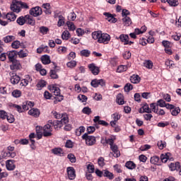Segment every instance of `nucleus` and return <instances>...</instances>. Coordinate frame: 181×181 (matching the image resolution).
I'll return each mask as SVG.
<instances>
[{"label": "nucleus", "instance_id": "nucleus-1", "mask_svg": "<svg viewBox=\"0 0 181 181\" xmlns=\"http://www.w3.org/2000/svg\"><path fill=\"white\" fill-rule=\"evenodd\" d=\"M82 139L86 141V144L88 146H93V145H95V142H97L95 136H89L88 134H87V133H85L82 136Z\"/></svg>", "mask_w": 181, "mask_h": 181}, {"label": "nucleus", "instance_id": "nucleus-2", "mask_svg": "<svg viewBox=\"0 0 181 181\" xmlns=\"http://www.w3.org/2000/svg\"><path fill=\"white\" fill-rule=\"evenodd\" d=\"M69 124V116H64L60 121L54 120L53 121V127L55 129L61 128L62 125H67Z\"/></svg>", "mask_w": 181, "mask_h": 181}, {"label": "nucleus", "instance_id": "nucleus-3", "mask_svg": "<svg viewBox=\"0 0 181 181\" xmlns=\"http://www.w3.org/2000/svg\"><path fill=\"white\" fill-rule=\"evenodd\" d=\"M17 23H35V20L33 19V16L30 15H26L24 17L20 16L17 18Z\"/></svg>", "mask_w": 181, "mask_h": 181}, {"label": "nucleus", "instance_id": "nucleus-4", "mask_svg": "<svg viewBox=\"0 0 181 181\" xmlns=\"http://www.w3.org/2000/svg\"><path fill=\"white\" fill-rule=\"evenodd\" d=\"M51 90L52 91V93H54V95H56V101H58L59 103H60V101H63L64 96H63V95L60 94V88H59L58 87L56 86H53L51 88Z\"/></svg>", "mask_w": 181, "mask_h": 181}, {"label": "nucleus", "instance_id": "nucleus-5", "mask_svg": "<svg viewBox=\"0 0 181 181\" xmlns=\"http://www.w3.org/2000/svg\"><path fill=\"white\" fill-rule=\"evenodd\" d=\"M111 40V36L107 33H102L99 40L98 43H103L104 45H108V42Z\"/></svg>", "mask_w": 181, "mask_h": 181}, {"label": "nucleus", "instance_id": "nucleus-6", "mask_svg": "<svg viewBox=\"0 0 181 181\" xmlns=\"http://www.w3.org/2000/svg\"><path fill=\"white\" fill-rule=\"evenodd\" d=\"M10 62L11 63V64L10 65L11 70L18 71V70H21L22 69V65L21 64V62H19V60L16 59Z\"/></svg>", "mask_w": 181, "mask_h": 181}, {"label": "nucleus", "instance_id": "nucleus-7", "mask_svg": "<svg viewBox=\"0 0 181 181\" xmlns=\"http://www.w3.org/2000/svg\"><path fill=\"white\" fill-rule=\"evenodd\" d=\"M90 85L94 88H97L98 86H101V87H104L105 86V81L104 79H93L90 82Z\"/></svg>", "mask_w": 181, "mask_h": 181}, {"label": "nucleus", "instance_id": "nucleus-8", "mask_svg": "<svg viewBox=\"0 0 181 181\" xmlns=\"http://www.w3.org/2000/svg\"><path fill=\"white\" fill-rule=\"evenodd\" d=\"M131 13L127 9H123L122 11V15L123 16L122 22L124 23H129L132 22L131 18L128 16V15H130Z\"/></svg>", "mask_w": 181, "mask_h": 181}, {"label": "nucleus", "instance_id": "nucleus-9", "mask_svg": "<svg viewBox=\"0 0 181 181\" xmlns=\"http://www.w3.org/2000/svg\"><path fill=\"white\" fill-rule=\"evenodd\" d=\"M42 13H43V11H42V8L39 6H36L30 10V14L32 15V16H40Z\"/></svg>", "mask_w": 181, "mask_h": 181}, {"label": "nucleus", "instance_id": "nucleus-10", "mask_svg": "<svg viewBox=\"0 0 181 181\" xmlns=\"http://www.w3.org/2000/svg\"><path fill=\"white\" fill-rule=\"evenodd\" d=\"M6 55L8 56L9 62H13L15 60H17L16 58L18 57V51H8L7 52Z\"/></svg>", "mask_w": 181, "mask_h": 181}, {"label": "nucleus", "instance_id": "nucleus-11", "mask_svg": "<svg viewBox=\"0 0 181 181\" xmlns=\"http://www.w3.org/2000/svg\"><path fill=\"white\" fill-rule=\"evenodd\" d=\"M43 136L45 137L52 136V126L46 124L42 127Z\"/></svg>", "mask_w": 181, "mask_h": 181}, {"label": "nucleus", "instance_id": "nucleus-12", "mask_svg": "<svg viewBox=\"0 0 181 181\" xmlns=\"http://www.w3.org/2000/svg\"><path fill=\"white\" fill-rule=\"evenodd\" d=\"M10 8L13 12H16V13H19V12H21L19 1L16 0L13 1Z\"/></svg>", "mask_w": 181, "mask_h": 181}, {"label": "nucleus", "instance_id": "nucleus-13", "mask_svg": "<svg viewBox=\"0 0 181 181\" xmlns=\"http://www.w3.org/2000/svg\"><path fill=\"white\" fill-rule=\"evenodd\" d=\"M68 177L70 180H74L76 179V170L73 167L67 168Z\"/></svg>", "mask_w": 181, "mask_h": 181}, {"label": "nucleus", "instance_id": "nucleus-14", "mask_svg": "<svg viewBox=\"0 0 181 181\" xmlns=\"http://www.w3.org/2000/svg\"><path fill=\"white\" fill-rule=\"evenodd\" d=\"M76 18H77V15H76V13H74V11H68L67 13L68 21L66 22V23H71V22H74Z\"/></svg>", "mask_w": 181, "mask_h": 181}, {"label": "nucleus", "instance_id": "nucleus-15", "mask_svg": "<svg viewBox=\"0 0 181 181\" xmlns=\"http://www.w3.org/2000/svg\"><path fill=\"white\" fill-rule=\"evenodd\" d=\"M88 67H89V70L91 71V73L94 76H97L100 73V68L96 66L95 64H90L88 65Z\"/></svg>", "mask_w": 181, "mask_h": 181}, {"label": "nucleus", "instance_id": "nucleus-16", "mask_svg": "<svg viewBox=\"0 0 181 181\" xmlns=\"http://www.w3.org/2000/svg\"><path fill=\"white\" fill-rule=\"evenodd\" d=\"M111 151L113 152V156L115 158H119L121 153H119V150H118V146L116 144L110 146Z\"/></svg>", "mask_w": 181, "mask_h": 181}, {"label": "nucleus", "instance_id": "nucleus-17", "mask_svg": "<svg viewBox=\"0 0 181 181\" xmlns=\"http://www.w3.org/2000/svg\"><path fill=\"white\" fill-rule=\"evenodd\" d=\"M54 19L58 18L57 23H66V18L60 13H54Z\"/></svg>", "mask_w": 181, "mask_h": 181}, {"label": "nucleus", "instance_id": "nucleus-18", "mask_svg": "<svg viewBox=\"0 0 181 181\" xmlns=\"http://www.w3.org/2000/svg\"><path fill=\"white\" fill-rule=\"evenodd\" d=\"M14 162H15V160H8L6 162V169L8 170H13L15 169Z\"/></svg>", "mask_w": 181, "mask_h": 181}, {"label": "nucleus", "instance_id": "nucleus-19", "mask_svg": "<svg viewBox=\"0 0 181 181\" xmlns=\"http://www.w3.org/2000/svg\"><path fill=\"white\" fill-rule=\"evenodd\" d=\"M6 19H7L8 22H14L16 20V15L13 12L8 13L6 15Z\"/></svg>", "mask_w": 181, "mask_h": 181}, {"label": "nucleus", "instance_id": "nucleus-20", "mask_svg": "<svg viewBox=\"0 0 181 181\" xmlns=\"http://www.w3.org/2000/svg\"><path fill=\"white\" fill-rule=\"evenodd\" d=\"M169 168L170 170H172V172H173L174 170H179V169H180V163L179 162L171 163L169 165Z\"/></svg>", "mask_w": 181, "mask_h": 181}, {"label": "nucleus", "instance_id": "nucleus-21", "mask_svg": "<svg viewBox=\"0 0 181 181\" xmlns=\"http://www.w3.org/2000/svg\"><path fill=\"white\" fill-rule=\"evenodd\" d=\"M105 16L108 22H112V23H115L117 22V18L110 13H104Z\"/></svg>", "mask_w": 181, "mask_h": 181}, {"label": "nucleus", "instance_id": "nucleus-22", "mask_svg": "<svg viewBox=\"0 0 181 181\" xmlns=\"http://www.w3.org/2000/svg\"><path fill=\"white\" fill-rule=\"evenodd\" d=\"M28 114L29 115L35 117V118H37V117L40 115V112L39 111V109L33 108L28 111Z\"/></svg>", "mask_w": 181, "mask_h": 181}, {"label": "nucleus", "instance_id": "nucleus-23", "mask_svg": "<svg viewBox=\"0 0 181 181\" xmlns=\"http://www.w3.org/2000/svg\"><path fill=\"white\" fill-rule=\"evenodd\" d=\"M130 81L133 84H138L141 81V77H139L138 75L134 74L130 77Z\"/></svg>", "mask_w": 181, "mask_h": 181}, {"label": "nucleus", "instance_id": "nucleus-24", "mask_svg": "<svg viewBox=\"0 0 181 181\" xmlns=\"http://www.w3.org/2000/svg\"><path fill=\"white\" fill-rule=\"evenodd\" d=\"M28 54H29V52H28V50L21 49L19 52H17V55L20 59L28 57Z\"/></svg>", "mask_w": 181, "mask_h": 181}, {"label": "nucleus", "instance_id": "nucleus-25", "mask_svg": "<svg viewBox=\"0 0 181 181\" xmlns=\"http://www.w3.org/2000/svg\"><path fill=\"white\" fill-rule=\"evenodd\" d=\"M10 81L12 84H18L21 81V77L18 75H13L11 77Z\"/></svg>", "mask_w": 181, "mask_h": 181}, {"label": "nucleus", "instance_id": "nucleus-26", "mask_svg": "<svg viewBox=\"0 0 181 181\" xmlns=\"http://www.w3.org/2000/svg\"><path fill=\"white\" fill-rule=\"evenodd\" d=\"M116 101L119 105H124V95L122 94L119 93L117 96Z\"/></svg>", "mask_w": 181, "mask_h": 181}, {"label": "nucleus", "instance_id": "nucleus-27", "mask_svg": "<svg viewBox=\"0 0 181 181\" xmlns=\"http://www.w3.org/2000/svg\"><path fill=\"white\" fill-rule=\"evenodd\" d=\"M169 156H170V153H167L165 155H160V160L163 163H166L169 160Z\"/></svg>", "mask_w": 181, "mask_h": 181}, {"label": "nucleus", "instance_id": "nucleus-28", "mask_svg": "<svg viewBox=\"0 0 181 181\" xmlns=\"http://www.w3.org/2000/svg\"><path fill=\"white\" fill-rule=\"evenodd\" d=\"M101 35H103V33L101 31H95L92 33V37L94 39V40H99L100 37H101Z\"/></svg>", "mask_w": 181, "mask_h": 181}, {"label": "nucleus", "instance_id": "nucleus-29", "mask_svg": "<svg viewBox=\"0 0 181 181\" xmlns=\"http://www.w3.org/2000/svg\"><path fill=\"white\" fill-rule=\"evenodd\" d=\"M52 152L54 155H58L59 156H62L63 155V149L60 148H54L52 149Z\"/></svg>", "mask_w": 181, "mask_h": 181}, {"label": "nucleus", "instance_id": "nucleus-30", "mask_svg": "<svg viewBox=\"0 0 181 181\" xmlns=\"http://www.w3.org/2000/svg\"><path fill=\"white\" fill-rule=\"evenodd\" d=\"M119 39L121 42H124V45H128V43H129V37L127 35H121Z\"/></svg>", "mask_w": 181, "mask_h": 181}, {"label": "nucleus", "instance_id": "nucleus-31", "mask_svg": "<svg viewBox=\"0 0 181 181\" xmlns=\"http://www.w3.org/2000/svg\"><path fill=\"white\" fill-rule=\"evenodd\" d=\"M125 166L127 168V169L132 170V169H135V168H136V164L133 161H127L125 164Z\"/></svg>", "mask_w": 181, "mask_h": 181}, {"label": "nucleus", "instance_id": "nucleus-32", "mask_svg": "<svg viewBox=\"0 0 181 181\" xmlns=\"http://www.w3.org/2000/svg\"><path fill=\"white\" fill-rule=\"evenodd\" d=\"M103 176L105 177H107L110 180L114 179V175L112 173H110V171L107 170H103Z\"/></svg>", "mask_w": 181, "mask_h": 181}, {"label": "nucleus", "instance_id": "nucleus-33", "mask_svg": "<svg viewBox=\"0 0 181 181\" xmlns=\"http://www.w3.org/2000/svg\"><path fill=\"white\" fill-rule=\"evenodd\" d=\"M41 61L43 64H50V57L44 55L41 57Z\"/></svg>", "mask_w": 181, "mask_h": 181}, {"label": "nucleus", "instance_id": "nucleus-34", "mask_svg": "<svg viewBox=\"0 0 181 181\" xmlns=\"http://www.w3.org/2000/svg\"><path fill=\"white\" fill-rule=\"evenodd\" d=\"M145 32H146V25H143L140 29L139 28L135 29V33H136V35H141L142 33H145Z\"/></svg>", "mask_w": 181, "mask_h": 181}, {"label": "nucleus", "instance_id": "nucleus-35", "mask_svg": "<svg viewBox=\"0 0 181 181\" xmlns=\"http://www.w3.org/2000/svg\"><path fill=\"white\" fill-rule=\"evenodd\" d=\"M13 40H15V36L13 35H7L4 37V42L5 43H11Z\"/></svg>", "mask_w": 181, "mask_h": 181}, {"label": "nucleus", "instance_id": "nucleus-36", "mask_svg": "<svg viewBox=\"0 0 181 181\" xmlns=\"http://www.w3.org/2000/svg\"><path fill=\"white\" fill-rule=\"evenodd\" d=\"M158 105H159V100L157 101V103H151L150 105V110H151L153 112H158Z\"/></svg>", "mask_w": 181, "mask_h": 181}, {"label": "nucleus", "instance_id": "nucleus-37", "mask_svg": "<svg viewBox=\"0 0 181 181\" xmlns=\"http://www.w3.org/2000/svg\"><path fill=\"white\" fill-rule=\"evenodd\" d=\"M43 87H46V81L42 80L37 83V90H42Z\"/></svg>", "mask_w": 181, "mask_h": 181}, {"label": "nucleus", "instance_id": "nucleus-38", "mask_svg": "<svg viewBox=\"0 0 181 181\" xmlns=\"http://www.w3.org/2000/svg\"><path fill=\"white\" fill-rule=\"evenodd\" d=\"M70 38V33L68 30H65L62 33V39L63 40H69Z\"/></svg>", "mask_w": 181, "mask_h": 181}, {"label": "nucleus", "instance_id": "nucleus-39", "mask_svg": "<svg viewBox=\"0 0 181 181\" xmlns=\"http://www.w3.org/2000/svg\"><path fill=\"white\" fill-rule=\"evenodd\" d=\"M128 70V66L125 65H120L117 69V73H123V71H127Z\"/></svg>", "mask_w": 181, "mask_h": 181}, {"label": "nucleus", "instance_id": "nucleus-40", "mask_svg": "<svg viewBox=\"0 0 181 181\" xmlns=\"http://www.w3.org/2000/svg\"><path fill=\"white\" fill-rule=\"evenodd\" d=\"M124 91L126 93H129L131 91V90L134 89V86H132V84H131L130 83H127L125 86H124Z\"/></svg>", "mask_w": 181, "mask_h": 181}, {"label": "nucleus", "instance_id": "nucleus-41", "mask_svg": "<svg viewBox=\"0 0 181 181\" xmlns=\"http://www.w3.org/2000/svg\"><path fill=\"white\" fill-rule=\"evenodd\" d=\"M57 72L56 71V69H52L49 71V76L51 78H59V75L57 74Z\"/></svg>", "mask_w": 181, "mask_h": 181}, {"label": "nucleus", "instance_id": "nucleus-42", "mask_svg": "<svg viewBox=\"0 0 181 181\" xmlns=\"http://www.w3.org/2000/svg\"><path fill=\"white\" fill-rule=\"evenodd\" d=\"M12 95L13 97H15V98H19L22 95V92L19 90H14L12 92Z\"/></svg>", "mask_w": 181, "mask_h": 181}, {"label": "nucleus", "instance_id": "nucleus-43", "mask_svg": "<svg viewBox=\"0 0 181 181\" xmlns=\"http://www.w3.org/2000/svg\"><path fill=\"white\" fill-rule=\"evenodd\" d=\"M84 131H86V127L81 126L78 129H76V134L78 136H80V135H81Z\"/></svg>", "mask_w": 181, "mask_h": 181}, {"label": "nucleus", "instance_id": "nucleus-44", "mask_svg": "<svg viewBox=\"0 0 181 181\" xmlns=\"http://www.w3.org/2000/svg\"><path fill=\"white\" fill-rule=\"evenodd\" d=\"M11 47L13 49H19L21 47V42L16 40L11 43Z\"/></svg>", "mask_w": 181, "mask_h": 181}, {"label": "nucleus", "instance_id": "nucleus-45", "mask_svg": "<svg viewBox=\"0 0 181 181\" xmlns=\"http://www.w3.org/2000/svg\"><path fill=\"white\" fill-rule=\"evenodd\" d=\"M144 67H146V69H152L153 67V64L151 62V61L148 60L144 62Z\"/></svg>", "mask_w": 181, "mask_h": 181}, {"label": "nucleus", "instance_id": "nucleus-46", "mask_svg": "<svg viewBox=\"0 0 181 181\" xmlns=\"http://www.w3.org/2000/svg\"><path fill=\"white\" fill-rule=\"evenodd\" d=\"M151 163H153V165H157L159 163V157L158 156H153L151 158Z\"/></svg>", "mask_w": 181, "mask_h": 181}, {"label": "nucleus", "instance_id": "nucleus-47", "mask_svg": "<svg viewBox=\"0 0 181 181\" xmlns=\"http://www.w3.org/2000/svg\"><path fill=\"white\" fill-rule=\"evenodd\" d=\"M68 159L71 163H76V156L73 153H69L67 156Z\"/></svg>", "mask_w": 181, "mask_h": 181}, {"label": "nucleus", "instance_id": "nucleus-48", "mask_svg": "<svg viewBox=\"0 0 181 181\" xmlns=\"http://www.w3.org/2000/svg\"><path fill=\"white\" fill-rule=\"evenodd\" d=\"M167 2L170 6H177L179 5L177 0H168Z\"/></svg>", "mask_w": 181, "mask_h": 181}, {"label": "nucleus", "instance_id": "nucleus-49", "mask_svg": "<svg viewBox=\"0 0 181 181\" xmlns=\"http://www.w3.org/2000/svg\"><path fill=\"white\" fill-rule=\"evenodd\" d=\"M180 112V108L174 107V109H173V110L171 111V115H173L174 117H176V115H178Z\"/></svg>", "mask_w": 181, "mask_h": 181}, {"label": "nucleus", "instance_id": "nucleus-50", "mask_svg": "<svg viewBox=\"0 0 181 181\" xmlns=\"http://www.w3.org/2000/svg\"><path fill=\"white\" fill-rule=\"evenodd\" d=\"M40 33L42 35H47V32H49V28L47 27L42 26L40 28Z\"/></svg>", "mask_w": 181, "mask_h": 181}, {"label": "nucleus", "instance_id": "nucleus-51", "mask_svg": "<svg viewBox=\"0 0 181 181\" xmlns=\"http://www.w3.org/2000/svg\"><path fill=\"white\" fill-rule=\"evenodd\" d=\"M162 45H163V46H164V47H165V49L172 47V42H170L168 40H163L162 42Z\"/></svg>", "mask_w": 181, "mask_h": 181}, {"label": "nucleus", "instance_id": "nucleus-52", "mask_svg": "<svg viewBox=\"0 0 181 181\" xmlns=\"http://www.w3.org/2000/svg\"><path fill=\"white\" fill-rule=\"evenodd\" d=\"M162 96L163 100H165L167 103H170L171 101L170 95L168 93H163Z\"/></svg>", "mask_w": 181, "mask_h": 181}, {"label": "nucleus", "instance_id": "nucleus-53", "mask_svg": "<svg viewBox=\"0 0 181 181\" xmlns=\"http://www.w3.org/2000/svg\"><path fill=\"white\" fill-rule=\"evenodd\" d=\"M66 66L70 69H73V67H76V66H77V62H76V61H71L66 64Z\"/></svg>", "mask_w": 181, "mask_h": 181}, {"label": "nucleus", "instance_id": "nucleus-54", "mask_svg": "<svg viewBox=\"0 0 181 181\" xmlns=\"http://www.w3.org/2000/svg\"><path fill=\"white\" fill-rule=\"evenodd\" d=\"M82 112H83V114H86L87 115H90V114H91V108L89 107H86L82 110Z\"/></svg>", "mask_w": 181, "mask_h": 181}, {"label": "nucleus", "instance_id": "nucleus-55", "mask_svg": "<svg viewBox=\"0 0 181 181\" xmlns=\"http://www.w3.org/2000/svg\"><path fill=\"white\" fill-rule=\"evenodd\" d=\"M87 169L89 173H94V170H95L94 165L88 164L87 166Z\"/></svg>", "mask_w": 181, "mask_h": 181}, {"label": "nucleus", "instance_id": "nucleus-56", "mask_svg": "<svg viewBox=\"0 0 181 181\" xmlns=\"http://www.w3.org/2000/svg\"><path fill=\"white\" fill-rule=\"evenodd\" d=\"M6 119H7L8 122H9L10 124H12L13 122H15V118L13 117V115H7Z\"/></svg>", "mask_w": 181, "mask_h": 181}, {"label": "nucleus", "instance_id": "nucleus-57", "mask_svg": "<svg viewBox=\"0 0 181 181\" xmlns=\"http://www.w3.org/2000/svg\"><path fill=\"white\" fill-rule=\"evenodd\" d=\"M81 54L84 57H88L90 56V51L88 49H83L81 51Z\"/></svg>", "mask_w": 181, "mask_h": 181}, {"label": "nucleus", "instance_id": "nucleus-58", "mask_svg": "<svg viewBox=\"0 0 181 181\" xmlns=\"http://www.w3.org/2000/svg\"><path fill=\"white\" fill-rule=\"evenodd\" d=\"M105 159L103 157H100L98 160V163L99 165V166H101V168H103V166L105 165V163L104 162Z\"/></svg>", "mask_w": 181, "mask_h": 181}, {"label": "nucleus", "instance_id": "nucleus-59", "mask_svg": "<svg viewBox=\"0 0 181 181\" xmlns=\"http://www.w3.org/2000/svg\"><path fill=\"white\" fill-rule=\"evenodd\" d=\"M123 57L126 60H128L129 59H131V52L129 51H126L123 54Z\"/></svg>", "mask_w": 181, "mask_h": 181}, {"label": "nucleus", "instance_id": "nucleus-60", "mask_svg": "<svg viewBox=\"0 0 181 181\" xmlns=\"http://www.w3.org/2000/svg\"><path fill=\"white\" fill-rule=\"evenodd\" d=\"M143 110L144 112H147L148 114H149V112H151V110L148 104H146L143 106Z\"/></svg>", "mask_w": 181, "mask_h": 181}, {"label": "nucleus", "instance_id": "nucleus-61", "mask_svg": "<svg viewBox=\"0 0 181 181\" xmlns=\"http://www.w3.org/2000/svg\"><path fill=\"white\" fill-rule=\"evenodd\" d=\"M8 115V113L4 110H0V118L1 119H6V117Z\"/></svg>", "mask_w": 181, "mask_h": 181}, {"label": "nucleus", "instance_id": "nucleus-62", "mask_svg": "<svg viewBox=\"0 0 181 181\" xmlns=\"http://www.w3.org/2000/svg\"><path fill=\"white\" fill-rule=\"evenodd\" d=\"M45 49H47V46L42 45L41 47H40L39 48L37 49V53L40 54V53H42V52H45Z\"/></svg>", "mask_w": 181, "mask_h": 181}, {"label": "nucleus", "instance_id": "nucleus-63", "mask_svg": "<svg viewBox=\"0 0 181 181\" xmlns=\"http://www.w3.org/2000/svg\"><path fill=\"white\" fill-rule=\"evenodd\" d=\"M148 149H151V145L145 144L144 146L140 147V151H148Z\"/></svg>", "mask_w": 181, "mask_h": 181}, {"label": "nucleus", "instance_id": "nucleus-64", "mask_svg": "<svg viewBox=\"0 0 181 181\" xmlns=\"http://www.w3.org/2000/svg\"><path fill=\"white\" fill-rule=\"evenodd\" d=\"M66 148H73V141L71 140H67L65 144Z\"/></svg>", "mask_w": 181, "mask_h": 181}]
</instances>
